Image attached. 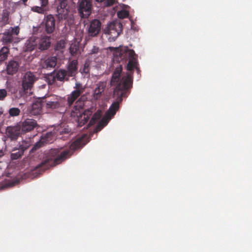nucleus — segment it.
<instances>
[{
    "label": "nucleus",
    "mask_w": 252,
    "mask_h": 252,
    "mask_svg": "<svg viewBox=\"0 0 252 252\" xmlns=\"http://www.w3.org/2000/svg\"><path fill=\"white\" fill-rule=\"evenodd\" d=\"M86 142L84 136L76 138L70 145L69 149L61 151L58 149H51L46 153L45 158L36 166V169L44 171L50 167H54L70 157L74 151L82 148Z\"/></svg>",
    "instance_id": "1"
},
{
    "label": "nucleus",
    "mask_w": 252,
    "mask_h": 252,
    "mask_svg": "<svg viewBox=\"0 0 252 252\" xmlns=\"http://www.w3.org/2000/svg\"><path fill=\"white\" fill-rule=\"evenodd\" d=\"M122 65H119L113 73L111 84L112 86H116L113 93V97L116 100L108 110H117L119 109L120 103L122 102L123 97L127 96L128 90L131 87L132 81L130 74L128 73L122 75Z\"/></svg>",
    "instance_id": "2"
},
{
    "label": "nucleus",
    "mask_w": 252,
    "mask_h": 252,
    "mask_svg": "<svg viewBox=\"0 0 252 252\" xmlns=\"http://www.w3.org/2000/svg\"><path fill=\"white\" fill-rule=\"evenodd\" d=\"M109 48L113 52L114 57L116 61L126 62L127 60L129 61L127 64L128 70L130 71L136 67L137 60L133 50L129 49L126 46L118 48L109 47Z\"/></svg>",
    "instance_id": "3"
},
{
    "label": "nucleus",
    "mask_w": 252,
    "mask_h": 252,
    "mask_svg": "<svg viewBox=\"0 0 252 252\" xmlns=\"http://www.w3.org/2000/svg\"><path fill=\"white\" fill-rule=\"evenodd\" d=\"M102 111H96L91 118L88 126H93L98 123L94 129L96 132L100 131L108 123L110 120L116 114V111H106L105 115L102 118Z\"/></svg>",
    "instance_id": "4"
},
{
    "label": "nucleus",
    "mask_w": 252,
    "mask_h": 252,
    "mask_svg": "<svg viewBox=\"0 0 252 252\" xmlns=\"http://www.w3.org/2000/svg\"><path fill=\"white\" fill-rule=\"evenodd\" d=\"M122 31V24L119 21L108 24L104 30V33L110 42L114 41Z\"/></svg>",
    "instance_id": "5"
},
{
    "label": "nucleus",
    "mask_w": 252,
    "mask_h": 252,
    "mask_svg": "<svg viewBox=\"0 0 252 252\" xmlns=\"http://www.w3.org/2000/svg\"><path fill=\"white\" fill-rule=\"evenodd\" d=\"M35 134H30V136L27 138L26 137L21 143H19L18 147H15L13 150V153L11 154V158L13 160L21 158L23 155L24 152L28 149L32 145V139L33 138Z\"/></svg>",
    "instance_id": "6"
},
{
    "label": "nucleus",
    "mask_w": 252,
    "mask_h": 252,
    "mask_svg": "<svg viewBox=\"0 0 252 252\" xmlns=\"http://www.w3.org/2000/svg\"><path fill=\"white\" fill-rule=\"evenodd\" d=\"M36 80L37 78L32 72L29 71L25 74L22 79V86L25 93L32 94L31 89Z\"/></svg>",
    "instance_id": "7"
},
{
    "label": "nucleus",
    "mask_w": 252,
    "mask_h": 252,
    "mask_svg": "<svg viewBox=\"0 0 252 252\" xmlns=\"http://www.w3.org/2000/svg\"><path fill=\"white\" fill-rule=\"evenodd\" d=\"M19 31L20 29L18 26L9 28L2 33V41L5 43L17 42L16 36L19 34Z\"/></svg>",
    "instance_id": "8"
},
{
    "label": "nucleus",
    "mask_w": 252,
    "mask_h": 252,
    "mask_svg": "<svg viewBox=\"0 0 252 252\" xmlns=\"http://www.w3.org/2000/svg\"><path fill=\"white\" fill-rule=\"evenodd\" d=\"M57 15L59 20L71 19L72 14L68 10L66 0H62L58 6Z\"/></svg>",
    "instance_id": "9"
},
{
    "label": "nucleus",
    "mask_w": 252,
    "mask_h": 252,
    "mask_svg": "<svg viewBox=\"0 0 252 252\" xmlns=\"http://www.w3.org/2000/svg\"><path fill=\"white\" fill-rule=\"evenodd\" d=\"M101 27V23L99 20L94 19L87 25L86 31L88 35L91 37H95L99 33Z\"/></svg>",
    "instance_id": "10"
},
{
    "label": "nucleus",
    "mask_w": 252,
    "mask_h": 252,
    "mask_svg": "<svg viewBox=\"0 0 252 252\" xmlns=\"http://www.w3.org/2000/svg\"><path fill=\"white\" fill-rule=\"evenodd\" d=\"M93 111H71V116L76 115L75 120L78 126L84 125L92 115Z\"/></svg>",
    "instance_id": "11"
},
{
    "label": "nucleus",
    "mask_w": 252,
    "mask_h": 252,
    "mask_svg": "<svg viewBox=\"0 0 252 252\" xmlns=\"http://www.w3.org/2000/svg\"><path fill=\"white\" fill-rule=\"evenodd\" d=\"M78 10L82 17L88 18L92 12L91 0H80Z\"/></svg>",
    "instance_id": "12"
},
{
    "label": "nucleus",
    "mask_w": 252,
    "mask_h": 252,
    "mask_svg": "<svg viewBox=\"0 0 252 252\" xmlns=\"http://www.w3.org/2000/svg\"><path fill=\"white\" fill-rule=\"evenodd\" d=\"M75 90L67 96V104L70 106L74 101L83 93L84 87L81 83L77 82L74 87Z\"/></svg>",
    "instance_id": "13"
},
{
    "label": "nucleus",
    "mask_w": 252,
    "mask_h": 252,
    "mask_svg": "<svg viewBox=\"0 0 252 252\" xmlns=\"http://www.w3.org/2000/svg\"><path fill=\"white\" fill-rule=\"evenodd\" d=\"M46 105V109H55L59 107V104L57 101H48L46 102L36 101L32 104V110H40Z\"/></svg>",
    "instance_id": "14"
},
{
    "label": "nucleus",
    "mask_w": 252,
    "mask_h": 252,
    "mask_svg": "<svg viewBox=\"0 0 252 252\" xmlns=\"http://www.w3.org/2000/svg\"><path fill=\"white\" fill-rule=\"evenodd\" d=\"M21 134H26L27 132L32 131L34 128L38 126L36 121L32 119H27L21 123Z\"/></svg>",
    "instance_id": "15"
},
{
    "label": "nucleus",
    "mask_w": 252,
    "mask_h": 252,
    "mask_svg": "<svg viewBox=\"0 0 252 252\" xmlns=\"http://www.w3.org/2000/svg\"><path fill=\"white\" fill-rule=\"evenodd\" d=\"M6 134L11 140H16L21 134V126L19 125L8 126L6 129Z\"/></svg>",
    "instance_id": "16"
},
{
    "label": "nucleus",
    "mask_w": 252,
    "mask_h": 252,
    "mask_svg": "<svg viewBox=\"0 0 252 252\" xmlns=\"http://www.w3.org/2000/svg\"><path fill=\"white\" fill-rule=\"evenodd\" d=\"M56 57H49L42 59L40 62V65L43 68H53L57 64Z\"/></svg>",
    "instance_id": "17"
},
{
    "label": "nucleus",
    "mask_w": 252,
    "mask_h": 252,
    "mask_svg": "<svg viewBox=\"0 0 252 252\" xmlns=\"http://www.w3.org/2000/svg\"><path fill=\"white\" fill-rule=\"evenodd\" d=\"M38 49L40 51L47 50L51 45V38L47 35L37 37Z\"/></svg>",
    "instance_id": "18"
},
{
    "label": "nucleus",
    "mask_w": 252,
    "mask_h": 252,
    "mask_svg": "<svg viewBox=\"0 0 252 252\" xmlns=\"http://www.w3.org/2000/svg\"><path fill=\"white\" fill-rule=\"evenodd\" d=\"M45 31L48 33H52L55 29V20L52 15H47L44 18Z\"/></svg>",
    "instance_id": "19"
},
{
    "label": "nucleus",
    "mask_w": 252,
    "mask_h": 252,
    "mask_svg": "<svg viewBox=\"0 0 252 252\" xmlns=\"http://www.w3.org/2000/svg\"><path fill=\"white\" fill-rule=\"evenodd\" d=\"M25 49L27 51H32L36 48H38L37 36L32 35L30 37L25 44Z\"/></svg>",
    "instance_id": "20"
},
{
    "label": "nucleus",
    "mask_w": 252,
    "mask_h": 252,
    "mask_svg": "<svg viewBox=\"0 0 252 252\" xmlns=\"http://www.w3.org/2000/svg\"><path fill=\"white\" fill-rule=\"evenodd\" d=\"M106 84L105 82H99L96 84V87L93 93L94 99L97 100L101 97L102 93L106 87Z\"/></svg>",
    "instance_id": "21"
},
{
    "label": "nucleus",
    "mask_w": 252,
    "mask_h": 252,
    "mask_svg": "<svg viewBox=\"0 0 252 252\" xmlns=\"http://www.w3.org/2000/svg\"><path fill=\"white\" fill-rule=\"evenodd\" d=\"M19 65V63L16 61H9L6 67L7 73L11 75L16 73L18 70Z\"/></svg>",
    "instance_id": "22"
},
{
    "label": "nucleus",
    "mask_w": 252,
    "mask_h": 252,
    "mask_svg": "<svg viewBox=\"0 0 252 252\" xmlns=\"http://www.w3.org/2000/svg\"><path fill=\"white\" fill-rule=\"evenodd\" d=\"M77 60H73L69 63L67 70L66 71L68 76H74L76 74L77 71Z\"/></svg>",
    "instance_id": "23"
},
{
    "label": "nucleus",
    "mask_w": 252,
    "mask_h": 252,
    "mask_svg": "<svg viewBox=\"0 0 252 252\" xmlns=\"http://www.w3.org/2000/svg\"><path fill=\"white\" fill-rule=\"evenodd\" d=\"M39 2L40 6H34L31 8V10L40 14H43L45 12V7L47 5L48 0H36Z\"/></svg>",
    "instance_id": "24"
},
{
    "label": "nucleus",
    "mask_w": 252,
    "mask_h": 252,
    "mask_svg": "<svg viewBox=\"0 0 252 252\" xmlns=\"http://www.w3.org/2000/svg\"><path fill=\"white\" fill-rule=\"evenodd\" d=\"M52 135V134L50 132L46 133L44 135L41 137L40 140L38 142L35 143L34 147L36 148H38L43 145L44 143L49 142L51 140Z\"/></svg>",
    "instance_id": "25"
},
{
    "label": "nucleus",
    "mask_w": 252,
    "mask_h": 252,
    "mask_svg": "<svg viewBox=\"0 0 252 252\" xmlns=\"http://www.w3.org/2000/svg\"><path fill=\"white\" fill-rule=\"evenodd\" d=\"M70 53L72 56H76L81 53L80 49L78 43H72L70 45Z\"/></svg>",
    "instance_id": "26"
},
{
    "label": "nucleus",
    "mask_w": 252,
    "mask_h": 252,
    "mask_svg": "<svg viewBox=\"0 0 252 252\" xmlns=\"http://www.w3.org/2000/svg\"><path fill=\"white\" fill-rule=\"evenodd\" d=\"M9 53V49L6 47H3L0 50V62L5 60Z\"/></svg>",
    "instance_id": "27"
},
{
    "label": "nucleus",
    "mask_w": 252,
    "mask_h": 252,
    "mask_svg": "<svg viewBox=\"0 0 252 252\" xmlns=\"http://www.w3.org/2000/svg\"><path fill=\"white\" fill-rule=\"evenodd\" d=\"M66 77H68L67 72L65 70L60 69L59 70L56 74V78L59 81H63L66 78Z\"/></svg>",
    "instance_id": "28"
},
{
    "label": "nucleus",
    "mask_w": 252,
    "mask_h": 252,
    "mask_svg": "<svg viewBox=\"0 0 252 252\" xmlns=\"http://www.w3.org/2000/svg\"><path fill=\"white\" fill-rule=\"evenodd\" d=\"M84 101L82 98L78 99L75 103L74 106L75 110H80L83 108L84 106Z\"/></svg>",
    "instance_id": "29"
},
{
    "label": "nucleus",
    "mask_w": 252,
    "mask_h": 252,
    "mask_svg": "<svg viewBox=\"0 0 252 252\" xmlns=\"http://www.w3.org/2000/svg\"><path fill=\"white\" fill-rule=\"evenodd\" d=\"M65 47V42L63 40H61L57 42L56 46V50H60L63 49Z\"/></svg>",
    "instance_id": "30"
},
{
    "label": "nucleus",
    "mask_w": 252,
    "mask_h": 252,
    "mask_svg": "<svg viewBox=\"0 0 252 252\" xmlns=\"http://www.w3.org/2000/svg\"><path fill=\"white\" fill-rule=\"evenodd\" d=\"M117 15L119 18L124 19L128 16V13L126 10H121L118 12Z\"/></svg>",
    "instance_id": "31"
},
{
    "label": "nucleus",
    "mask_w": 252,
    "mask_h": 252,
    "mask_svg": "<svg viewBox=\"0 0 252 252\" xmlns=\"http://www.w3.org/2000/svg\"><path fill=\"white\" fill-rule=\"evenodd\" d=\"M90 54L91 55H99V54H100V51L98 47L94 46L91 50Z\"/></svg>",
    "instance_id": "32"
},
{
    "label": "nucleus",
    "mask_w": 252,
    "mask_h": 252,
    "mask_svg": "<svg viewBox=\"0 0 252 252\" xmlns=\"http://www.w3.org/2000/svg\"><path fill=\"white\" fill-rule=\"evenodd\" d=\"M7 95V92L5 89L0 90V100H3Z\"/></svg>",
    "instance_id": "33"
},
{
    "label": "nucleus",
    "mask_w": 252,
    "mask_h": 252,
    "mask_svg": "<svg viewBox=\"0 0 252 252\" xmlns=\"http://www.w3.org/2000/svg\"><path fill=\"white\" fill-rule=\"evenodd\" d=\"M20 111H9V114L11 116H17L19 115Z\"/></svg>",
    "instance_id": "34"
},
{
    "label": "nucleus",
    "mask_w": 252,
    "mask_h": 252,
    "mask_svg": "<svg viewBox=\"0 0 252 252\" xmlns=\"http://www.w3.org/2000/svg\"><path fill=\"white\" fill-rule=\"evenodd\" d=\"M115 1V0H106V1L105 2V3L107 6H110V5H113Z\"/></svg>",
    "instance_id": "35"
},
{
    "label": "nucleus",
    "mask_w": 252,
    "mask_h": 252,
    "mask_svg": "<svg viewBox=\"0 0 252 252\" xmlns=\"http://www.w3.org/2000/svg\"><path fill=\"white\" fill-rule=\"evenodd\" d=\"M9 110L12 111V110H20L18 108H11Z\"/></svg>",
    "instance_id": "36"
},
{
    "label": "nucleus",
    "mask_w": 252,
    "mask_h": 252,
    "mask_svg": "<svg viewBox=\"0 0 252 252\" xmlns=\"http://www.w3.org/2000/svg\"><path fill=\"white\" fill-rule=\"evenodd\" d=\"M64 133H68L69 132L68 129L65 128L64 129Z\"/></svg>",
    "instance_id": "37"
},
{
    "label": "nucleus",
    "mask_w": 252,
    "mask_h": 252,
    "mask_svg": "<svg viewBox=\"0 0 252 252\" xmlns=\"http://www.w3.org/2000/svg\"><path fill=\"white\" fill-rule=\"evenodd\" d=\"M3 156V154L1 152H0V157Z\"/></svg>",
    "instance_id": "38"
},
{
    "label": "nucleus",
    "mask_w": 252,
    "mask_h": 252,
    "mask_svg": "<svg viewBox=\"0 0 252 252\" xmlns=\"http://www.w3.org/2000/svg\"><path fill=\"white\" fill-rule=\"evenodd\" d=\"M24 3H25L28 0H22Z\"/></svg>",
    "instance_id": "39"
},
{
    "label": "nucleus",
    "mask_w": 252,
    "mask_h": 252,
    "mask_svg": "<svg viewBox=\"0 0 252 252\" xmlns=\"http://www.w3.org/2000/svg\"><path fill=\"white\" fill-rule=\"evenodd\" d=\"M97 1H100V2H101L102 1V0H96Z\"/></svg>",
    "instance_id": "40"
},
{
    "label": "nucleus",
    "mask_w": 252,
    "mask_h": 252,
    "mask_svg": "<svg viewBox=\"0 0 252 252\" xmlns=\"http://www.w3.org/2000/svg\"><path fill=\"white\" fill-rule=\"evenodd\" d=\"M3 111H0V115L2 114Z\"/></svg>",
    "instance_id": "41"
},
{
    "label": "nucleus",
    "mask_w": 252,
    "mask_h": 252,
    "mask_svg": "<svg viewBox=\"0 0 252 252\" xmlns=\"http://www.w3.org/2000/svg\"><path fill=\"white\" fill-rule=\"evenodd\" d=\"M85 110L87 111V110H89V109H85Z\"/></svg>",
    "instance_id": "42"
}]
</instances>
